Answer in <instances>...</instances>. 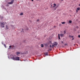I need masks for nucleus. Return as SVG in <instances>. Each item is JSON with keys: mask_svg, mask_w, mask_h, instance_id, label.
Wrapping results in <instances>:
<instances>
[{"mask_svg": "<svg viewBox=\"0 0 80 80\" xmlns=\"http://www.w3.org/2000/svg\"><path fill=\"white\" fill-rule=\"evenodd\" d=\"M61 23L62 24H65L66 23L65 22H62Z\"/></svg>", "mask_w": 80, "mask_h": 80, "instance_id": "11", "label": "nucleus"}, {"mask_svg": "<svg viewBox=\"0 0 80 80\" xmlns=\"http://www.w3.org/2000/svg\"><path fill=\"white\" fill-rule=\"evenodd\" d=\"M2 44H3V45H4V44H3V43H2Z\"/></svg>", "mask_w": 80, "mask_h": 80, "instance_id": "35", "label": "nucleus"}, {"mask_svg": "<svg viewBox=\"0 0 80 80\" xmlns=\"http://www.w3.org/2000/svg\"><path fill=\"white\" fill-rule=\"evenodd\" d=\"M74 39V38H72V40H73Z\"/></svg>", "mask_w": 80, "mask_h": 80, "instance_id": "31", "label": "nucleus"}, {"mask_svg": "<svg viewBox=\"0 0 80 80\" xmlns=\"http://www.w3.org/2000/svg\"><path fill=\"white\" fill-rule=\"evenodd\" d=\"M63 32H64V33H63L64 34H66V31H64Z\"/></svg>", "mask_w": 80, "mask_h": 80, "instance_id": "16", "label": "nucleus"}, {"mask_svg": "<svg viewBox=\"0 0 80 80\" xmlns=\"http://www.w3.org/2000/svg\"><path fill=\"white\" fill-rule=\"evenodd\" d=\"M60 35L61 38H62L64 36V34L62 33L60 34Z\"/></svg>", "mask_w": 80, "mask_h": 80, "instance_id": "5", "label": "nucleus"}, {"mask_svg": "<svg viewBox=\"0 0 80 80\" xmlns=\"http://www.w3.org/2000/svg\"><path fill=\"white\" fill-rule=\"evenodd\" d=\"M51 7H52V8L53 7H52V5H51Z\"/></svg>", "mask_w": 80, "mask_h": 80, "instance_id": "23", "label": "nucleus"}, {"mask_svg": "<svg viewBox=\"0 0 80 80\" xmlns=\"http://www.w3.org/2000/svg\"><path fill=\"white\" fill-rule=\"evenodd\" d=\"M62 43H63V41H62Z\"/></svg>", "mask_w": 80, "mask_h": 80, "instance_id": "30", "label": "nucleus"}, {"mask_svg": "<svg viewBox=\"0 0 80 80\" xmlns=\"http://www.w3.org/2000/svg\"><path fill=\"white\" fill-rule=\"evenodd\" d=\"M0 24L1 27L2 28H4L5 27L4 25L7 24V23L5 22H1Z\"/></svg>", "mask_w": 80, "mask_h": 80, "instance_id": "3", "label": "nucleus"}, {"mask_svg": "<svg viewBox=\"0 0 80 80\" xmlns=\"http://www.w3.org/2000/svg\"><path fill=\"white\" fill-rule=\"evenodd\" d=\"M20 15L21 16H22L23 15V13H20Z\"/></svg>", "mask_w": 80, "mask_h": 80, "instance_id": "17", "label": "nucleus"}, {"mask_svg": "<svg viewBox=\"0 0 80 80\" xmlns=\"http://www.w3.org/2000/svg\"><path fill=\"white\" fill-rule=\"evenodd\" d=\"M11 59L13 60L14 61H20V57H14L13 56L12 57H11Z\"/></svg>", "mask_w": 80, "mask_h": 80, "instance_id": "1", "label": "nucleus"}, {"mask_svg": "<svg viewBox=\"0 0 80 80\" xmlns=\"http://www.w3.org/2000/svg\"><path fill=\"white\" fill-rule=\"evenodd\" d=\"M12 46H9V48H12Z\"/></svg>", "mask_w": 80, "mask_h": 80, "instance_id": "19", "label": "nucleus"}, {"mask_svg": "<svg viewBox=\"0 0 80 80\" xmlns=\"http://www.w3.org/2000/svg\"><path fill=\"white\" fill-rule=\"evenodd\" d=\"M72 23V21L71 20L69 21V23Z\"/></svg>", "mask_w": 80, "mask_h": 80, "instance_id": "15", "label": "nucleus"}, {"mask_svg": "<svg viewBox=\"0 0 80 80\" xmlns=\"http://www.w3.org/2000/svg\"><path fill=\"white\" fill-rule=\"evenodd\" d=\"M58 38H59V39H61V38H60V34H58Z\"/></svg>", "mask_w": 80, "mask_h": 80, "instance_id": "9", "label": "nucleus"}, {"mask_svg": "<svg viewBox=\"0 0 80 80\" xmlns=\"http://www.w3.org/2000/svg\"><path fill=\"white\" fill-rule=\"evenodd\" d=\"M45 54L46 55H48V52H47L45 53Z\"/></svg>", "mask_w": 80, "mask_h": 80, "instance_id": "13", "label": "nucleus"}, {"mask_svg": "<svg viewBox=\"0 0 80 80\" xmlns=\"http://www.w3.org/2000/svg\"><path fill=\"white\" fill-rule=\"evenodd\" d=\"M39 21V19H38V20H37V22H38Z\"/></svg>", "mask_w": 80, "mask_h": 80, "instance_id": "20", "label": "nucleus"}, {"mask_svg": "<svg viewBox=\"0 0 80 80\" xmlns=\"http://www.w3.org/2000/svg\"><path fill=\"white\" fill-rule=\"evenodd\" d=\"M56 26H54V28H56Z\"/></svg>", "mask_w": 80, "mask_h": 80, "instance_id": "36", "label": "nucleus"}, {"mask_svg": "<svg viewBox=\"0 0 80 80\" xmlns=\"http://www.w3.org/2000/svg\"><path fill=\"white\" fill-rule=\"evenodd\" d=\"M50 48H52V46L51 45H50Z\"/></svg>", "mask_w": 80, "mask_h": 80, "instance_id": "24", "label": "nucleus"}, {"mask_svg": "<svg viewBox=\"0 0 80 80\" xmlns=\"http://www.w3.org/2000/svg\"><path fill=\"white\" fill-rule=\"evenodd\" d=\"M80 8H77V10L79 11L80 10Z\"/></svg>", "mask_w": 80, "mask_h": 80, "instance_id": "10", "label": "nucleus"}, {"mask_svg": "<svg viewBox=\"0 0 80 80\" xmlns=\"http://www.w3.org/2000/svg\"><path fill=\"white\" fill-rule=\"evenodd\" d=\"M6 6H7V7H8V6H9V5L7 4V5H6Z\"/></svg>", "mask_w": 80, "mask_h": 80, "instance_id": "25", "label": "nucleus"}, {"mask_svg": "<svg viewBox=\"0 0 80 80\" xmlns=\"http://www.w3.org/2000/svg\"><path fill=\"white\" fill-rule=\"evenodd\" d=\"M37 1H39V0H37Z\"/></svg>", "mask_w": 80, "mask_h": 80, "instance_id": "37", "label": "nucleus"}, {"mask_svg": "<svg viewBox=\"0 0 80 80\" xmlns=\"http://www.w3.org/2000/svg\"><path fill=\"white\" fill-rule=\"evenodd\" d=\"M58 5H57L56 4L54 3L53 6V8H54L53 9V11L56 10L58 8Z\"/></svg>", "mask_w": 80, "mask_h": 80, "instance_id": "2", "label": "nucleus"}, {"mask_svg": "<svg viewBox=\"0 0 80 80\" xmlns=\"http://www.w3.org/2000/svg\"><path fill=\"white\" fill-rule=\"evenodd\" d=\"M49 42H50V43H52V41H50Z\"/></svg>", "mask_w": 80, "mask_h": 80, "instance_id": "28", "label": "nucleus"}, {"mask_svg": "<svg viewBox=\"0 0 80 80\" xmlns=\"http://www.w3.org/2000/svg\"><path fill=\"white\" fill-rule=\"evenodd\" d=\"M54 46H55L54 45H52V47H54Z\"/></svg>", "mask_w": 80, "mask_h": 80, "instance_id": "29", "label": "nucleus"}, {"mask_svg": "<svg viewBox=\"0 0 80 80\" xmlns=\"http://www.w3.org/2000/svg\"><path fill=\"white\" fill-rule=\"evenodd\" d=\"M78 37L79 38H80V35H78Z\"/></svg>", "mask_w": 80, "mask_h": 80, "instance_id": "22", "label": "nucleus"}, {"mask_svg": "<svg viewBox=\"0 0 80 80\" xmlns=\"http://www.w3.org/2000/svg\"><path fill=\"white\" fill-rule=\"evenodd\" d=\"M3 46H4V47L5 48H6V45L5 44H3Z\"/></svg>", "mask_w": 80, "mask_h": 80, "instance_id": "14", "label": "nucleus"}, {"mask_svg": "<svg viewBox=\"0 0 80 80\" xmlns=\"http://www.w3.org/2000/svg\"><path fill=\"white\" fill-rule=\"evenodd\" d=\"M21 53L19 52H16V54L17 56H18L19 54H20Z\"/></svg>", "mask_w": 80, "mask_h": 80, "instance_id": "8", "label": "nucleus"}, {"mask_svg": "<svg viewBox=\"0 0 80 80\" xmlns=\"http://www.w3.org/2000/svg\"><path fill=\"white\" fill-rule=\"evenodd\" d=\"M71 37H72V36H71V35H69V38H71Z\"/></svg>", "mask_w": 80, "mask_h": 80, "instance_id": "21", "label": "nucleus"}, {"mask_svg": "<svg viewBox=\"0 0 80 80\" xmlns=\"http://www.w3.org/2000/svg\"><path fill=\"white\" fill-rule=\"evenodd\" d=\"M9 29L8 27L7 26V25H6V27H5V29L7 30V29Z\"/></svg>", "mask_w": 80, "mask_h": 80, "instance_id": "7", "label": "nucleus"}, {"mask_svg": "<svg viewBox=\"0 0 80 80\" xmlns=\"http://www.w3.org/2000/svg\"><path fill=\"white\" fill-rule=\"evenodd\" d=\"M47 36V35H45L44 37H46Z\"/></svg>", "mask_w": 80, "mask_h": 80, "instance_id": "32", "label": "nucleus"}, {"mask_svg": "<svg viewBox=\"0 0 80 80\" xmlns=\"http://www.w3.org/2000/svg\"><path fill=\"white\" fill-rule=\"evenodd\" d=\"M76 12H77V13H78V10H76Z\"/></svg>", "mask_w": 80, "mask_h": 80, "instance_id": "27", "label": "nucleus"}, {"mask_svg": "<svg viewBox=\"0 0 80 80\" xmlns=\"http://www.w3.org/2000/svg\"><path fill=\"white\" fill-rule=\"evenodd\" d=\"M41 47L42 48H43L44 47V45L43 44H41Z\"/></svg>", "mask_w": 80, "mask_h": 80, "instance_id": "12", "label": "nucleus"}, {"mask_svg": "<svg viewBox=\"0 0 80 80\" xmlns=\"http://www.w3.org/2000/svg\"><path fill=\"white\" fill-rule=\"evenodd\" d=\"M33 2V0H31Z\"/></svg>", "mask_w": 80, "mask_h": 80, "instance_id": "34", "label": "nucleus"}, {"mask_svg": "<svg viewBox=\"0 0 80 80\" xmlns=\"http://www.w3.org/2000/svg\"><path fill=\"white\" fill-rule=\"evenodd\" d=\"M53 44L54 46H57L58 45V43L57 42H54L53 43Z\"/></svg>", "mask_w": 80, "mask_h": 80, "instance_id": "6", "label": "nucleus"}, {"mask_svg": "<svg viewBox=\"0 0 80 80\" xmlns=\"http://www.w3.org/2000/svg\"><path fill=\"white\" fill-rule=\"evenodd\" d=\"M73 37H74L73 36H71V38H73Z\"/></svg>", "mask_w": 80, "mask_h": 80, "instance_id": "26", "label": "nucleus"}, {"mask_svg": "<svg viewBox=\"0 0 80 80\" xmlns=\"http://www.w3.org/2000/svg\"><path fill=\"white\" fill-rule=\"evenodd\" d=\"M79 6L80 7V4H79Z\"/></svg>", "mask_w": 80, "mask_h": 80, "instance_id": "33", "label": "nucleus"}, {"mask_svg": "<svg viewBox=\"0 0 80 80\" xmlns=\"http://www.w3.org/2000/svg\"><path fill=\"white\" fill-rule=\"evenodd\" d=\"M28 30V28H26V30Z\"/></svg>", "mask_w": 80, "mask_h": 80, "instance_id": "18", "label": "nucleus"}, {"mask_svg": "<svg viewBox=\"0 0 80 80\" xmlns=\"http://www.w3.org/2000/svg\"><path fill=\"white\" fill-rule=\"evenodd\" d=\"M14 2V0H12L11 1V2H8V4L9 5L12 4Z\"/></svg>", "mask_w": 80, "mask_h": 80, "instance_id": "4", "label": "nucleus"}]
</instances>
